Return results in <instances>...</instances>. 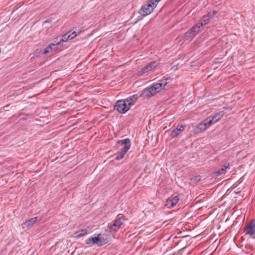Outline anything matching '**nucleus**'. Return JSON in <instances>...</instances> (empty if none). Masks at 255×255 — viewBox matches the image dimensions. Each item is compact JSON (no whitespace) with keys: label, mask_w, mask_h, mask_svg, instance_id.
I'll return each instance as SVG.
<instances>
[{"label":"nucleus","mask_w":255,"mask_h":255,"mask_svg":"<svg viewBox=\"0 0 255 255\" xmlns=\"http://www.w3.org/2000/svg\"><path fill=\"white\" fill-rule=\"evenodd\" d=\"M179 200V198L177 196L170 197L165 201V206L169 209L172 208L177 204Z\"/></svg>","instance_id":"obj_9"},{"label":"nucleus","mask_w":255,"mask_h":255,"mask_svg":"<svg viewBox=\"0 0 255 255\" xmlns=\"http://www.w3.org/2000/svg\"><path fill=\"white\" fill-rule=\"evenodd\" d=\"M184 129V126L183 125L178 126L176 128L173 129L171 133L170 136L171 137L174 138L178 135L180 132Z\"/></svg>","instance_id":"obj_14"},{"label":"nucleus","mask_w":255,"mask_h":255,"mask_svg":"<svg viewBox=\"0 0 255 255\" xmlns=\"http://www.w3.org/2000/svg\"><path fill=\"white\" fill-rule=\"evenodd\" d=\"M107 243V238L104 237L101 234H99L97 236H91L86 240V244L90 246H92L94 245H97L98 246H103Z\"/></svg>","instance_id":"obj_3"},{"label":"nucleus","mask_w":255,"mask_h":255,"mask_svg":"<svg viewBox=\"0 0 255 255\" xmlns=\"http://www.w3.org/2000/svg\"><path fill=\"white\" fill-rule=\"evenodd\" d=\"M230 164L229 163H225L222 168L219 169L218 171L213 173V176L214 177H217L222 174L225 173V171L227 169H229Z\"/></svg>","instance_id":"obj_11"},{"label":"nucleus","mask_w":255,"mask_h":255,"mask_svg":"<svg viewBox=\"0 0 255 255\" xmlns=\"http://www.w3.org/2000/svg\"><path fill=\"white\" fill-rule=\"evenodd\" d=\"M70 38V40H71L73 39L74 37H75L77 35V33L76 31H73L70 34H68Z\"/></svg>","instance_id":"obj_24"},{"label":"nucleus","mask_w":255,"mask_h":255,"mask_svg":"<svg viewBox=\"0 0 255 255\" xmlns=\"http://www.w3.org/2000/svg\"><path fill=\"white\" fill-rule=\"evenodd\" d=\"M245 232L247 235L253 236L255 234V220H253L245 228Z\"/></svg>","instance_id":"obj_10"},{"label":"nucleus","mask_w":255,"mask_h":255,"mask_svg":"<svg viewBox=\"0 0 255 255\" xmlns=\"http://www.w3.org/2000/svg\"><path fill=\"white\" fill-rule=\"evenodd\" d=\"M137 99V95H133L128 97L126 99L124 100V101H125L127 103V105H128V107L130 109L131 108V106L134 105Z\"/></svg>","instance_id":"obj_13"},{"label":"nucleus","mask_w":255,"mask_h":255,"mask_svg":"<svg viewBox=\"0 0 255 255\" xmlns=\"http://www.w3.org/2000/svg\"><path fill=\"white\" fill-rule=\"evenodd\" d=\"M159 65V62L157 61H152L139 70L137 72V75L138 76H142L144 74H147L149 72L154 69Z\"/></svg>","instance_id":"obj_5"},{"label":"nucleus","mask_w":255,"mask_h":255,"mask_svg":"<svg viewBox=\"0 0 255 255\" xmlns=\"http://www.w3.org/2000/svg\"><path fill=\"white\" fill-rule=\"evenodd\" d=\"M194 37V35L191 33L190 30H189L184 33L183 35V39L185 40H188L191 38H193Z\"/></svg>","instance_id":"obj_19"},{"label":"nucleus","mask_w":255,"mask_h":255,"mask_svg":"<svg viewBox=\"0 0 255 255\" xmlns=\"http://www.w3.org/2000/svg\"><path fill=\"white\" fill-rule=\"evenodd\" d=\"M162 89H163L159 83L153 84L152 86L145 88L142 91L141 95L144 98H149L159 93Z\"/></svg>","instance_id":"obj_2"},{"label":"nucleus","mask_w":255,"mask_h":255,"mask_svg":"<svg viewBox=\"0 0 255 255\" xmlns=\"http://www.w3.org/2000/svg\"><path fill=\"white\" fill-rule=\"evenodd\" d=\"M210 126L211 125L205 122V120L203 123H201L198 125L197 128L202 131L205 130L207 128H209Z\"/></svg>","instance_id":"obj_16"},{"label":"nucleus","mask_w":255,"mask_h":255,"mask_svg":"<svg viewBox=\"0 0 255 255\" xmlns=\"http://www.w3.org/2000/svg\"><path fill=\"white\" fill-rule=\"evenodd\" d=\"M203 26V24L202 23H197L195 24L191 29H190V31L191 33L194 35H196L200 31V28Z\"/></svg>","instance_id":"obj_15"},{"label":"nucleus","mask_w":255,"mask_h":255,"mask_svg":"<svg viewBox=\"0 0 255 255\" xmlns=\"http://www.w3.org/2000/svg\"><path fill=\"white\" fill-rule=\"evenodd\" d=\"M38 221L37 217L32 218L30 219L27 220L23 222L21 226L23 229L27 228L29 229L30 227L33 226L37 221Z\"/></svg>","instance_id":"obj_12"},{"label":"nucleus","mask_w":255,"mask_h":255,"mask_svg":"<svg viewBox=\"0 0 255 255\" xmlns=\"http://www.w3.org/2000/svg\"><path fill=\"white\" fill-rule=\"evenodd\" d=\"M127 103L124 100H118L116 102L115 106V109L120 113L125 114L130 109L127 105Z\"/></svg>","instance_id":"obj_6"},{"label":"nucleus","mask_w":255,"mask_h":255,"mask_svg":"<svg viewBox=\"0 0 255 255\" xmlns=\"http://www.w3.org/2000/svg\"><path fill=\"white\" fill-rule=\"evenodd\" d=\"M49 22V20H46L45 21H44V23H46V22Z\"/></svg>","instance_id":"obj_26"},{"label":"nucleus","mask_w":255,"mask_h":255,"mask_svg":"<svg viewBox=\"0 0 255 255\" xmlns=\"http://www.w3.org/2000/svg\"><path fill=\"white\" fill-rule=\"evenodd\" d=\"M70 31H69L68 33H67L66 34H65L64 35H63L62 36V39L61 40V42L62 41V42H67L68 40H70V38H69V35H68V33L70 32Z\"/></svg>","instance_id":"obj_22"},{"label":"nucleus","mask_w":255,"mask_h":255,"mask_svg":"<svg viewBox=\"0 0 255 255\" xmlns=\"http://www.w3.org/2000/svg\"><path fill=\"white\" fill-rule=\"evenodd\" d=\"M217 13V11H211V12H209L208 14H207V16L209 18H210V19H211V18H213L214 16V15Z\"/></svg>","instance_id":"obj_23"},{"label":"nucleus","mask_w":255,"mask_h":255,"mask_svg":"<svg viewBox=\"0 0 255 255\" xmlns=\"http://www.w3.org/2000/svg\"><path fill=\"white\" fill-rule=\"evenodd\" d=\"M87 232L88 231L86 229L76 231L74 234L75 237L77 238L82 237L87 234Z\"/></svg>","instance_id":"obj_17"},{"label":"nucleus","mask_w":255,"mask_h":255,"mask_svg":"<svg viewBox=\"0 0 255 255\" xmlns=\"http://www.w3.org/2000/svg\"><path fill=\"white\" fill-rule=\"evenodd\" d=\"M171 80V79L170 78H166L161 80L159 84L161 85L162 88L164 89V87L166 86V85L170 82Z\"/></svg>","instance_id":"obj_18"},{"label":"nucleus","mask_w":255,"mask_h":255,"mask_svg":"<svg viewBox=\"0 0 255 255\" xmlns=\"http://www.w3.org/2000/svg\"><path fill=\"white\" fill-rule=\"evenodd\" d=\"M155 7L156 6H153L152 2L149 0L146 4L142 6L140 9V14L145 16L149 14Z\"/></svg>","instance_id":"obj_7"},{"label":"nucleus","mask_w":255,"mask_h":255,"mask_svg":"<svg viewBox=\"0 0 255 255\" xmlns=\"http://www.w3.org/2000/svg\"><path fill=\"white\" fill-rule=\"evenodd\" d=\"M118 146H124L121 149V150L116 154V159L118 160L122 159L126 153L128 152L131 146V142L130 139L128 138L122 140H118L117 142Z\"/></svg>","instance_id":"obj_1"},{"label":"nucleus","mask_w":255,"mask_h":255,"mask_svg":"<svg viewBox=\"0 0 255 255\" xmlns=\"http://www.w3.org/2000/svg\"><path fill=\"white\" fill-rule=\"evenodd\" d=\"M61 44V41L58 42L56 44H50L48 46V48H50L51 51H56L57 49V46Z\"/></svg>","instance_id":"obj_20"},{"label":"nucleus","mask_w":255,"mask_h":255,"mask_svg":"<svg viewBox=\"0 0 255 255\" xmlns=\"http://www.w3.org/2000/svg\"><path fill=\"white\" fill-rule=\"evenodd\" d=\"M50 48H48V47H47V48H46V49L45 50V51L43 52V53H44V54H47V53H48L50 52L51 51V50H50Z\"/></svg>","instance_id":"obj_25"},{"label":"nucleus","mask_w":255,"mask_h":255,"mask_svg":"<svg viewBox=\"0 0 255 255\" xmlns=\"http://www.w3.org/2000/svg\"><path fill=\"white\" fill-rule=\"evenodd\" d=\"M223 111H220L216 113L213 116H210L205 120V122L212 125L213 124L217 122L224 115Z\"/></svg>","instance_id":"obj_8"},{"label":"nucleus","mask_w":255,"mask_h":255,"mask_svg":"<svg viewBox=\"0 0 255 255\" xmlns=\"http://www.w3.org/2000/svg\"><path fill=\"white\" fill-rule=\"evenodd\" d=\"M126 220L125 216L122 214H119L114 223L111 225L109 224L108 228L109 231L111 233H115L118 231L121 226L123 224L124 221Z\"/></svg>","instance_id":"obj_4"},{"label":"nucleus","mask_w":255,"mask_h":255,"mask_svg":"<svg viewBox=\"0 0 255 255\" xmlns=\"http://www.w3.org/2000/svg\"><path fill=\"white\" fill-rule=\"evenodd\" d=\"M210 21V18H209L207 15H205L203 17L202 21L199 22V23H202L203 24V26L206 24H207Z\"/></svg>","instance_id":"obj_21"}]
</instances>
